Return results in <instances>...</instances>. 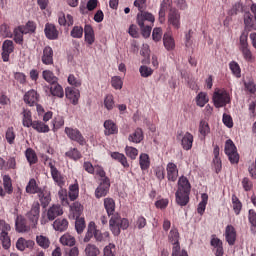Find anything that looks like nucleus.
<instances>
[{
    "mask_svg": "<svg viewBox=\"0 0 256 256\" xmlns=\"http://www.w3.org/2000/svg\"><path fill=\"white\" fill-rule=\"evenodd\" d=\"M16 231H18V233H25V231H27V225H25V220L23 219H16Z\"/></svg>",
    "mask_w": 256,
    "mask_h": 256,
    "instance_id": "338daca9",
    "label": "nucleus"
},
{
    "mask_svg": "<svg viewBox=\"0 0 256 256\" xmlns=\"http://www.w3.org/2000/svg\"><path fill=\"white\" fill-rule=\"evenodd\" d=\"M213 103L216 109L220 107H227L228 103H231V96L225 89H217L213 94Z\"/></svg>",
    "mask_w": 256,
    "mask_h": 256,
    "instance_id": "20e7f679",
    "label": "nucleus"
},
{
    "mask_svg": "<svg viewBox=\"0 0 256 256\" xmlns=\"http://www.w3.org/2000/svg\"><path fill=\"white\" fill-rule=\"evenodd\" d=\"M95 222L91 221L87 226V231L85 233L84 238L82 239L83 243H89L93 237H95Z\"/></svg>",
    "mask_w": 256,
    "mask_h": 256,
    "instance_id": "2f4dec72",
    "label": "nucleus"
},
{
    "mask_svg": "<svg viewBox=\"0 0 256 256\" xmlns=\"http://www.w3.org/2000/svg\"><path fill=\"white\" fill-rule=\"evenodd\" d=\"M110 188H111V180L109 178H105V180L100 182L99 186L95 190L96 199H101V197H106V195L109 193Z\"/></svg>",
    "mask_w": 256,
    "mask_h": 256,
    "instance_id": "f8f14e48",
    "label": "nucleus"
},
{
    "mask_svg": "<svg viewBox=\"0 0 256 256\" xmlns=\"http://www.w3.org/2000/svg\"><path fill=\"white\" fill-rule=\"evenodd\" d=\"M143 139V129L141 128H136V130L128 136V141H130V143H141Z\"/></svg>",
    "mask_w": 256,
    "mask_h": 256,
    "instance_id": "473e14b6",
    "label": "nucleus"
},
{
    "mask_svg": "<svg viewBox=\"0 0 256 256\" xmlns=\"http://www.w3.org/2000/svg\"><path fill=\"white\" fill-rule=\"evenodd\" d=\"M20 27L24 28L25 35H27V33H35L37 29V25L33 21H28L26 25H22Z\"/></svg>",
    "mask_w": 256,
    "mask_h": 256,
    "instance_id": "69168bd1",
    "label": "nucleus"
},
{
    "mask_svg": "<svg viewBox=\"0 0 256 256\" xmlns=\"http://www.w3.org/2000/svg\"><path fill=\"white\" fill-rule=\"evenodd\" d=\"M112 159L115 161H118V163H121V165L127 169L129 167V162H127V157L124 156V154L119 152H112L111 153Z\"/></svg>",
    "mask_w": 256,
    "mask_h": 256,
    "instance_id": "49530a36",
    "label": "nucleus"
},
{
    "mask_svg": "<svg viewBox=\"0 0 256 256\" xmlns=\"http://www.w3.org/2000/svg\"><path fill=\"white\" fill-rule=\"evenodd\" d=\"M36 243L42 249H49V247L51 246V240H49L47 236L43 235L36 236Z\"/></svg>",
    "mask_w": 256,
    "mask_h": 256,
    "instance_id": "de8ad7c7",
    "label": "nucleus"
},
{
    "mask_svg": "<svg viewBox=\"0 0 256 256\" xmlns=\"http://www.w3.org/2000/svg\"><path fill=\"white\" fill-rule=\"evenodd\" d=\"M13 51H15V44L13 43V41L5 40L2 44L1 53L2 61H4V63L9 62V57L11 56V53H13Z\"/></svg>",
    "mask_w": 256,
    "mask_h": 256,
    "instance_id": "9b49d317",
    "label": "nucleus"
},
{
    "mask_svg": "<svg viewBox=\"0 0 256 256\" xmlns=\"http://www.w3.org/2000/svg\"><path fill=\"white\" fill-rule=\"evenodd\" d=\"M104 209H106L108 217L115 215V200L113 198H105Z\"/></svg>",
    "mask_w": 256,
    "mask_h": 256,
    "instance_id": "4c0bfd02",
    "label": "nucleus"
},
{
    "mask_svg": "<svg viewBox=\"0 0 256 256\" xmlns=\"http://www.w3.org/2000/svg\"><path fill=\"white\" fill-rule=\"evenodd\" d=\"M125 154L129 159H132L133 161L137 159V155H139V150L133 146H126L125 147Z\"/></svg>",
    "mask_w": 256,
    "mask_h": 256,
    "instance_id": "13d9d810",
    "label": "nucleus"
},
{
    "mask_svg": "<svg viewBox=\"0 0 256 256\" xmlns=\"http://www.w3.org/2000/svg\"><path fill=\"white\" fill-rule=\"evenodd\" d=\"M41 213V204L39 202H33L31 210L27 213L28 219L33 223L37 224L39 221V215Z\"/></svg>",
    "mask_w": 256,
    "mask_h": 256,
    "instance_id": "2eb2a0df",
    "label": "nucleus"
},
{
    "mask_svg": "<svg viewBox=\"0 0 256 256\" xmlns=\"http://www.w3.org/2000/svg\"><path fill=\"white\" fill-rule=\"evenodd\" d=\"M30 127H32L34 131H37V133H49L50 131L49 125L39 120H34V122L32 123V126Z\"/></svg>",
    "mask_w": 256,
    "mask_h": 256,
    "instance_id": "72a5a7b5",
    "label": "nucleus"
},
{
    "mask_svg": "<svg viewBox=\"0 0 256 256\" xmlns=\"http://www.w3.org/2000/svg\"><path fill=\"white\" fill-rule=\"evenodd\" d=\"M201 202L198 204L197 211L199 215H203L205 213V209L207 208V201H209V195L207 193H203L201 195Z\"/></svg>",
    "mask_w": 256,
    "mask_h": 256,
    "instance_id": "8fccbe9b",
    "label": "nucleus"
},
{
    "mask_svg": "<svg viewBox=\"0 0 256 256\" xmlns=\"http://www.w3.org/2000/svg\"><path fill=\"white\" fill-rule=\"evenodd\" d=\"M63 213V208L61 205H52L47 212V217L49 221H55Z\"/></svg>",
    "mask_w": 256,
    "mask_h": 256,
    "instance_id": "5701e85b",
    "label": "nucleus"
},
{
    "mask_svg": "<svg viewBox=\"0 0 256 256\" xmlns=\"http://www.w3.org/2000/svg\"><path fill=\"white\" fill-rule=\"evenodd\" d=\"M232 207L235 215H239L241 213V209H243V204L241 200L237 197V195H232Z\"/></svg>",
    "mask_w": 256,
    "mask_h": 256,
    "instance_id": "3c124183",
    "label": "nucleus"
},
{
    "mask_svg": "<svg viewBox=\"0 0 256 256\" xmlns=\"http://www.w3.org/2000/svg\"><path fill=\"white\" fill-rule=\"evenodd\" d=\"M70 211L75 219L81 218V215L83 214V205L80 202H74L70 206Z\"/></svg>",
    "mask_w": 256,
    "mask_h": 256,
    "instance_id": "37998d69",
    "label": "nucleus"
},
{
    "mask_svg": "<svg viewBox=\"0 0 256 256\" xmlns=\"http://www.w3.org/2000/svg\"><path fill=\"white\" fill-rule=\"evenodd\" d=\"M181 145L184 151H191L193 148V134L186 132L181 139Z\"/></svg>",
    "mask_w": 256,
    "mask_h": 256,
    "instance_id": "a878e982",
    "label": "nucleus"
},
{
    "mask_svg": "<svg viewBox=\"0 0 256 256\" xmlns=\"http://www.w3.org/2000/svg\"><path fill=\"white\" fill-rule=\"evenodd\" d=\"M48 161V167L50 168V173L53 181L57 184L58 187H63L65 185V178L61 175V172L55 165H57V161L49 158L48 156L45 157V163Z\"/></svg>",
    "mask_w": 256,
    "mask_h": 256,
    "instance_id": "39448f33",
    "label": "nucleus"
},
{
    "mask_svg": "<svg viewBox=\"0 0 256 256\" xmlns=\"http://www.w3.org/2000/svg\"><path fill=\"white\" fill-rule=\"evenodd\" d=\"M25 157H26L30 167L32 165H36V163H38V161H39V158L37 157V153L35 152V150H33V148L26 149Z\"/></svg>",
    "mask_w": 256,
    "mask_h": 256,
    "instance_id": "f704fd0d",
    "label": "nucleus"
},
{
    "mask_svg": "<svg viewBox=\"0 0 256 256\" xmlns=\"http://www.w3.org/2000/svg\"><path fill=\"white\" fill-rule=\"evenodd\" d=\"M211 247H213L212 251L215 256H223L225 255V251L223 250V241L217 237V235L213 234L211 236L210 241Z\"/></svg>",
    "mask_w": 256,
    "mask_h": 256,
    "instance_id": "ddd939ff",
    "label": "nucleus"
},
{
    "mask_svg": "<svg viewBox=\"0 0 256 256\" xmlns=\"http://www.w3.org/2000/svg\"><path fill=\"white\" fill-rule=\"evenodd\" d=\"M42 190L43 189L37 185V180H35V178L30 179L26 186V193H29L30 195L39 194Z\"/></svg>",
    "mask_w": 256,
    "mask_h": 256,
    "instance_id": "c756f323",
    "label": "nucleus"
},
{
    "mask_svg": "<svg viewBox=\"0 0 256 256\" xmlns=\"http://www.w3.org/2000/svg\"><path fill=\"white\" fill-rule=\"evenodd\" d=\"M3 187L8 195H11V193H13V180H11V176H3Z\"/></svg>",
    "mask_w": 256,
    "mask_h": 256,
    "instance_id": "09e8293b",
    "label": "nucleus"
},
{
    "mask_svg": "<svg viewBox=\"0 0 256 256\" xmlns=\"http://www.w3.org/2000/svg\"><path fill=\"white\" fill-rule=\"evenodd\" d=\"M137 23L142 31L143 37L147 38L151 35L153 24L155 23V16L149 12L138 13Z\"/></svg>",
    "mask_w": 256,
    "mask_h": 256,
    "instance_id": "f03ea898",
    "label": "nucleus"
},
{
    "mask_svg": "<svg viewBox=\"0 0 256 256\" xmlns=\"http://www.w3.org/2000/svg\"><path fill=\"white\" fill-rule=\"evenodd\" d=\"M25 28L18 26L14 29L13 33H14V42L17 45H23V36L25 35Z\"/></svg>",
    "mask_w": 256,
    "mask_h": 256,
    "instance_id": "a19ab883",
    "label": "nucleus"
},
{
    "mask_svg": "<svg viewBox=\"0 0 256 256\" xmlns=\"http://www.w3.org/2000/svg\"><path fill=\"white\" fill-rule=\"evenodd\" d=\"M110 217L109 227L115 237L121 235V229L125 230L129 228V220L127 218H121L119 213L112 214Z\"/></svg>",
    "mask_w": 256,
    "mask_h": 256,
    "instance_id": "7ed1b4c3",
    "label": "nucleus"
},
{
    "mask_svg": "<svg viewBox=\"0 0 256 256\" xmlns=\"http://www.w3.org/2000/svg\"><path fill=\"white\" fill-rule=\"evenodd\" d=\"M163 41L164 47L165 49H167V51H173V49H175V40L173 39V37L165 34L163 37Z\"/></svg>",
    "mask_w": 256,
    "mask_h": 256,
    "instance_id": "6e6d98bb",
    "label": "nucleus"
},
{
    "mask_svg": "<svg viewBox=\"0 0 256 256\" xmlns=\"http://www.w3.org/2000/svg\"><path fill=\"white\" fill-rule=\"evenodd\" d=\"M225 239L228 242V245H235V241H237V230L233 225H227L225 228Z\"/></svg>",
    "mask_w": 256,
    "mask_h": 256,
    "instance_id": "6ab92c4d",
    "label": "nucleus"
},
{
    "mask_svg": "<svg viewBox=\"0 0 256 256\" xmlns=\"http://www.w3.org/2000/svg\"><path fill=\"white\" fill-rule=\"evenodd\" d=\"M84 39L88 45H93L95 43V31L91 25H85L84 27Z\"/></svg>",
    "mask_w": 256,
    "mask_h": 256,
    "instance_id": "bb28decb",
    "label": "nucleus"
},
{
    "mask_svg": "<svg viewBox=\"0 0 256 256\" xmlns=\"http://www.w3.org/2000/svg\"><path fill=\"white\" fill-rule=\"evenodd\" d=\"M178 191L191 192V183H189V180L187 179V177L182 176L179 178Z\"/></svg>",
    "mask_w": 256,
    "mask_h": 256,
    "instance_id": "a18cd8bd",
    "label": "nucleus"
},
{
    "mask_svg": "<svg viewBox=\"0 0 256 256\" xmlns=\"http://www.w3.org/2000/svg\"><path fill=\"white\" fill-rule=\"evenodd\" d=\"M229 67L235 77H241V67L239 66V63L232 61L229 63Z\"/></svg>",
    "mask_w": 256,
    "mask_h": 256,
    "instance_id": "e2e57ef3",
    "label": "nucleus"
},
{
    "mask_svg": "<svg viewBox=\"0 0 256 256\" xmlns=\"http://www.w3.org/2000/svg\"><path fill=\"white\" fill-rule=\"evenodd\" d=\"M191 192L177 190L175 193L176 203L180 207H185L189 203V195Z\"/></svg>",
    "mask_w": 256,
    "mask_h": 256,
    "instance_id": "aec40b11",
    "label": "nucleus"
},
{
    "mask_svg": "<svg viewBox=\"0 0 256 256\" xmlns=\"http://www.w3.org/2000/svg\"><path fill=\"white\" fill-rule=\"evenodd\" d=\"M5 137H6L7 143H9V145H13V143H15V137H16L15 129L13 127H9L6 131Z\"/></svg>",
    "mask_w": 256,
    "mask_h": 256,
    "instance_id": "bf43d9fd",
    "label": "nucleus"
},
{
    "mask_svg": "<svg viewBox=\"0 0 256 256\" xmlns=\"http://www.w3.org/2000/svg\"><path fill=\"white\" fill-rule=\"evenodd\" d=\"M104 107L107 111H113L115 109V98L112 94H108L104 98Z\"/></svg>",
    "mask_w": 256,
    "mask_h": 256,
    "instance_id": "603ef678",
    "label": "nucleus"
},
{
    "mask_svg": "<svg viewBox=\"0 0 256 256\" xmlns=\"http://www.w3.org/2000/svg\"><path fill=\"white\" fill-rule=\"evenodd\" d=\"M22 125L23 127H31L33 125V115L29 109H24L22 112Z\"/></svg>",
    "mask_w": 256,
    "mask_h": 256,
    "instance_id": "58836bf2",
    "label": "nucleus"
},
{
    "mask_svg": "<svg viewBox=\"0 0 256 256\" xmlns=\"http://www.w3.org/2000/svg\"><path fill=\"white\" fill-rule=\"evenodd\" d=\"M104 127V135L106 137H111V135H117L119 133V126L115 121L108 119L103 124Z\"/></svg>",
    "mask_w": 256,
    "mask_h": 256,
    "instance_id": "4468645a",
    "label": "nucleus"
},
{
    "mask_svg": "<svg viewBox=\"0 0 256 256\" xmlns=\"http://www.w3.org/2000/svg\"><path fill=\"white\" fill-rule=\"evenodd\" d=\"M66 157L78 161L81 158V152L77 148H71L68 152L65 153Z\"/></svg>",
    "mask_w": 256,
    "mask_h": 256,
    "instance_id": "680f3d73",
    "label": "nucleus"
},
{
    "mask_svg": "<svg viewBox=\"0 0 256 256\" xmlns=\"http://www.w3.org/2000/svg\"><path fill=\"white\" fill-rule=\"evenodd\" d=\"M0 241L2 243L3 249H10L11 237H9V233L1 232L0 233Z\"/></svg>",
    "mask_w": 256,
    "mask_h": 256,
    "instance_id": "4d7b16f0",
    "label": "nucleus"
},
{
    "mask_svg": "<svg viewBox=\"0 0 256 256\" xmlns=\"http://www.w3.org/2000/svg\"><path fill=\"white\" fill-rule=\"evenodd\" d=\"M24 102L26 103V105H29L30 107L37 105V103H39V93H37V90L31 89L28 92H26L24 94Z\"/></svg>",
    "mask_w": 256,
    "mask_h": 256,
    "instance_id": "f3484780",
    "label": "nucleus"
},
{
    "mask_svg": "<svg viewBox=\"0 0 256 256\" xmlns=\"http://www.w3.org/2000/svg\"><path fill=\"white\" fill-rule=\"evenodd\" d=\"M224 151L230 163H239V153H237V147L235 143H233V140L229 139L226 141Z\"/></svg>",
    "mask_w": 256,
    "mask_h": 256,
    "instance_id": "0eeeda50",
    "label": "nucleus"
},
{
    "mask_svg": "<svg viewBox=\"0 0 256 256\" xmlns=\"http://www.w3.org/2000/svg\"><path fill=\"white\" fill-rule=\"evenodd\" d=\"M87 227V224L85 223V218H76L75 220V229L76 233L78 235H82L83 231H85V228Z\"/></svg>",
    "mask_w": 256,
    "mask_h": 256,
    "instance_id": "864d4df0",
    "label": "nucleus"
},
{
    "mask_svg": "<svg viewBox=\"0 0 256 256\" xmlns=\"http://www.w3.org/2000/svg\"><path fill=\"white\" fill-rule=\"evenodd\" d=\"M251 12L244 13V30L239 38V49L249 47V31H256V4L250 7Z\"/></svg>",
    "mask_w": 256,
    "mask_h": 256,
    "instance_id": "f257e3e1",
    "label": "nucleus"
},
{
    "mask_svg": "<svg viewBox=\"0 0 256 256\" xmlns=\"http://www.w3.org/2000/svg\"><path fill=\"white\" fill-rule=\"evenodd\" d=\"M103 256H115V246L114 244H109L104 248Z\"/></svg>",
    "mask_w": 256,
    "mask_h": 256,
    "instance_id": "774afa93",
    "label": "nucleus"
},
{
    "mask_svg": "<svg viewBox=\"0 0 256 256\" xmlns=\"http://www.w3.org/2000/svg\"><path fill=\"white\" fill-rule=\"evenodd\" d=\"M199 133L200 139L204 141V139L211 133V128L209 127V123L205 120H201L199 124Z\"/></svg>",
    "mask_w": 256,
    "mask_h": 256,
    "instance_id": "e433bc0d",
    "label": "nucleus"
},
{
    "mask_svg": "<svg viewBox=\"0 0 256 256\" xmlns=\"http://www.w3.org/2000/svg\"><path fill=\"white\" fill-rule=\"evenodd\" d=\"M42 77L44 81H46L50 85H53L59 81V78H57V76H55V74L51 70H44L42 72Z\"/></svg>",
    "mask_w": 256,
    "mask_h": 256,
    "instance_id": "79ce46f5",
    "label": "nucleus"
},
{
    "mask_svg": "<svg viewBox=\"0 0 256 256\" xmlns=\"http://www.w3.org/2000/svg\"><path fill=\"white\" fill-rule=\"evenodd\" d=\"M60 243L67 247H75L76 240L74 236H72L69 233H66L62 237H60Z\"/></svg>",
    "mask_w": 256,
    "mask_h": 256,
    "instance_id": "c03bdc74",
    "label": "nucleus"
},
{
    "mask_svg": "<svg viewBox=\"0 0 256 256\" xmlns=\"http://www.w3.org/2000/svg\"><path fill=\"white\" fill-rule=\"evenodd\" d=\"M44 33L50 41L59 39V30H57L55 24L46 23Z\"/></svg>",
    "mask_w": 256,
    "mask_h": 256,
    "instance_id": "a211bd4d",
    "label": "nucleus"
},
{
    "mask_svg": "<svg viewBox=\"0 0 256 256\" xmlns=\"http://www.w3.org/2000/svg\"><path fill=\"white\" fill-rule=\"evenodd\" d=\"M38 198L43 209H46V207H49V203H51L50 192H48L47 190H42L38 193Z\"/></svg>",
    "mask_w": 256,
    "mask_h": 256,
    "instance_id": "cd10ccee",
    "label": "nucleus"
},
{
    "mask_svg": "<svg viewBox=\"0 0 256 256\" xmlns=\"http://www.w3.org/2000/svg\"><path fill=\"white\" fill-rule=\"evenodd\" d=\"M171 9H177L173 7V0H163L160 4V10H159V17L158 21L159 23L163 24L166 20V12L171 11Z\"/></svg>",
    "mask_w": 256,
    "mask_h": 256,
    "instance_id": "9d476101",
    "label": "nucleus"
},
{
    "mask_svg": "<svg viewBox=\"0 0 256 256\" xmlns=\"http://www.w3.org/2000/svg\"><path fill=\"white\" fill-rule=\"evenodd\" d=\"M86 256H99V248L93 244H88L85 249Z\"/></svg>",
    "mask_w": 256,
    "mask_h": 256,
    "instance_id": "052dcab7",
    "label": "nucleus"
},
{
    "mask_svg": "<svg viewBox=\"0 0 256 256\" xmlns=\"http://www.w3.org/2000/svg\"><path fill=\"white\" fill-rule=\"evenodd\" d=\"M70 35L73 37V39H81V37H83V27L74 26L70 32Z\"/></svg>",
    "mask_w": 256,
    "mask_h": 256,
    "instance_id": "0e129e2a",
    "label": "nucleus"
},
{
    "mask_svg": "<svg viewBox=\"0 0 256 256\" xmlns=\"http://www.w3.org/2000/svg\"><path fill=\"white\" fill-rule=\"evenodd\" d=\"M168 241L173 245L172 256L181 255V245L179 244V230L172 228L168 235Z\"/></svg>",
    "mask_w": 256,
    "mask_h": 256,
    "instance_id": "423d86ee",
    "label": "nucleus"
},
{
    "mask_svg": "<svg viewBox=\"0 0 256 256\" xmlns=\"http://www.w3.org/2000/svg\"><path fill=\"white\" fill-rule=\"evenodd\" d=\"M207 103H209V97H207V93L200 92L196 96V104L198 105V107H205Z\"/></svg>",
    "mask_w": 256,
    "mask_h": 256,
    "instance_id": "5fc2aeb1",
    "label": "nucleus"
},
{
    "mask_svg": "<svg viewBox=\"0 0 256 256\" xmlns=\"http://www.w3.org/2000/svg\"><path fill=\"white\" fill-rule=\"evenodd\" d=\"M53 227L55 231H60V233H63V231H67L69 228V221L65 218H58L54 221Z\"/></svg>",
    "mask_w": 256,
    "mask_h": 256,
    "instance_id": "c85d7f7f",
    "label": "nucleus"
},
{
    "mask_svg": "<svg viewBox=\"0 0 256 256\" xmlns=\"http://www.w3.org/2000/svg\"><path fill=\"white\" fill-rule=\"evenodd\" d=\"M33 247H35V241L33 240L19 238L16 242V249H18V251H25V249H33Z\"/></svg>",
    "mask_w": 256,
    "mask_h": 256,
    "instance_id": "b1692460",
    "label": "nucleus"
},
{
    "mask_svg": "<svg viewBox=\"0 0 256 256\" xmlns=\"http://www.w3.org/2000/svg\"><path fill=\"white\" fill-rule=\"evenodd\" d=\"M49 90L52 97H58V99H63V97H65V91H63V86L57 82H55L54 84H50Z\"/></svg>",
    "mask_w": 256,
    "mask_h": 256,
    "instance_id": "393cba45",
    "label": "nucleus"
},
{
    "mask_svg": "<svg viewBox=\"0 0 256 256\" xmlns=\"http://www.w3.org/2000/svg\"><path fill=\"white\" fill-rule=\"evenodd\" d=\"M58 23H59V25H62L63 27H65V25H67L68 27H71V25H73V23H74L73 16L71 14H67L65 16V13L61 12L58 15Z\"/></svg>",
    "mask_w": 256,
    "mask_h": 256,
    "instance_id": "c9c22d12",
    "label": "nucleus"
},
{
    "mask_svg": "<svg viewBox=\"0 0 256 256\" xmlns=\"http://www.w3.org/2000/svg\"><path fill=\"white\" fill-rule=\"evenodd\" d=\"M239 51L242 53V57L246 63H253L255 61V55H253V52L249 46L245 48H239Z\"/></svg>",
    "mask_w": 256,
    "mask_h": 256,
    "instance_id": "ea45409f",
    "label": "nucleus"
},
{
    "mask_svg": "<svg viewBox=\"0 0 256 256\" xmlns=\"http://www.w3.org/2000/svg\"><path fill=\"white\" fill-rule=\"evenodd\" d=\"M41 61L44 65H53V48L51 46L44 47Z\"/></svg>",
    "mask_w": 256,
    "mask_h": 256,
    "instance_id": "4be33fe9",
    "label": "nucleus"
},
{
    "mask_svg": "<svg viewBox=\"0 0 256 256\" xmlns=\"http://www.w3.org/2000/svg\"><path fill=\"white\" fill-rule=\"evenodd\" d=\"M166 171L168 181H172V183H175V181H177V178L179 177V170L177 169V165L172 162L168 163Z\"/></svg>",
    "mask_w": 256,
    "mask_h": 256,
    "instance_id": "412c9836",
    "label": "nucleus"
},
{
    "mask_svg": "<svg viewBox=\"0 0 256 256\" xmlns=\"http://www.w3.org/2000/svg\"><path fill=\"white\" fill-rule=\"evenodd\" d=\"M139 165L142 171H147L149 167H151V158H149V154L147 153L140 154Z\"/></svg>",
    "mask_w": 256,
    "mask_h": 256,
    "instance_id": "7c9ffc66",
    "label": "nucleus"
},
{
    "mask_svg": "<svg viewBox=\"0 0 256 256\" xmlns=\"http://www.w3.org/2000/svg\"><path fill=\"white\" fill-rule=\"evenodd\" d=\"M65 96H66V99H69L72 105H78L79 98L81 97V93L79 92L78 89H75L73 87H67L65 89Z\"/></svg>",
    "mask_w": 256,
    "mask_h": 256,
    "instance_id": "dca6fc26",
    "label": "nucleus"
},
{
    "mask_svg": "<svg viewBox=\"0 0 256 256\" xmlns=\"http://www.w3.org/2000/svg\"><path fill=\"white\" fill-rule=\"evenodd\" d=\"M168 25L173 29H181V12L177 9H171L168 12Z\"/></svg>",
    "mask_w": 256,
    "mask_h": 256,
    "instance_id": "1a4fd4ad",
    "label": "nucleus"
},
{
    "mask_svg": "<svg viewBox=\"0 0 256 256\" xmlns=\"http://www.w3.org/2000/svg\"><path fill=\"white\" fill-rule=\"evenodd\" d=\"M65 134L67 135L68 139H70L71 141H75L76 143H78V145H81L82 147L87 143L85 137L77 128L66 127Z\"/></svg>",
    "mask_w": 256,
    "mask_h": 256,
    "instance_id": "6e6552de",
    "label": "nucleus"
}]
</instances>
